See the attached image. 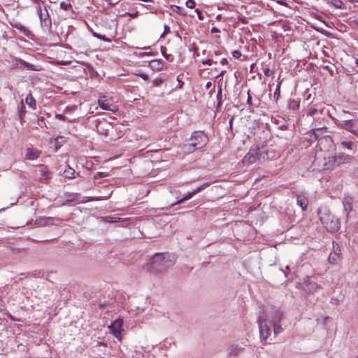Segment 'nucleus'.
Returning <instances> with one entry per match:
<instances>
[{"instance_id": "f257e3e1", "label": "nucleus", "mask_w": 358, "mask_h": 358, "mask_svg": "<svg viewBox=\"0 0 358 358\" xmlns=\"http://www.w3.org/2000/svg\"><path fill=\"white\" fill-rule=\"evenodd\" d=\"M176 262L173 255L168 252L156 253L146 265V270L152 274H158L166 271Z\"/></svg>"}, {"instance_id": "f03ea898", "label": "nucleus", "mask_w": 358, "mask_h": 358, "mask_svg": "<svg viewBox=\"0 0 358 358\" xmlns=\"http://www.w3.org/2000/svg\"><path fill=\"white\" fill-rule=\"evenodd\" d=\"M266 153L264 151V147L253 145L243 159V164L246 166L258 164L265 162Z\"/></svg>"}, {"instance_id": "7ed1b4c3", "label": "nucleus", "mask_w": 358, "mask_h": 358, "mask_svg": "<svg viewBox=\"0 0 358 358\" xmlns=\"http://www.w3.org/2000/svg\"><path fill=\"white\" fill-rule=\"evenodd\" d=\"M318 215L324 227L331 232L337 231L340 229V222L328 210H320Z\"/></svg>"}, {"instance_id": "20e7f679", "label": "nucleus", "mask_w": 358, "mask_h": 358, "mask_svg": "<svg viewBox=\"0 0 358 358\" xmlns=\"http://www.w3.org/2000/svg\"><path fill=\"white\" fill-rule=\"evenodd\" d=\"M189 145L194 150L202 148L208 142L207 136L202 131H194L191 136Z\"/></svg>"}, {"instance_id": "39448f33", "label": "nucleus", "mask_w": 358, "mask_h": 358, "mask_svg": "<svg viewBox=\"0 0 358 358\" xmlns=\"http://www.w3.org/2000/svg\"><path fill=\"white\" fill-rule=\"evenodd\" d=\"M338 126L350 131L358 138V119L340 120Z\"/></svg>"}, {"instance_id": "423d86ee", "label": "nucleus", "mask_w": 358, "mask_h": 358, "mask_svg": "<svg viewBox=\"0 0 358 358\" xmlns=\"http://www.w3.org/2000/svg\"><path fill=\"white\" fill-rule=\"evenodd\" d=\"M62 219L55 217H40L35 220V224L38 227H45L51 225H59Z\"/></svg>"}, {"instance_id": "0eeeda50", "label": "nucleus", "mask_w": 358, "mask_h": 358, "mask_svg": "<svg viewBox=\"0 0 358 358\" xmlns=\"http://www.w3.org/2000/svg\"><path fill=\"white\" fill-rule=\"evenodd\" d=\"M38 15L40 19L41 27L45 31L50 32L52 29V20L47 8L43 9V11H42Z\"/></svg>"}, {"instance_id": "6e6552de", "label": "nucleus", "mask_w": 358, "mask_h": 358, "mask_svg": "<svg viewBox=\"0 0 358 358\" xmlns=\"http://www.w3.org/2000/svg\"><path fill=\"white\" fill-rule=\"evenodd\" d=\"M122 325V320L117 319L110 326H108V328L110 329L111 333L119 341L121 340V331L123 330Z\"/></svg>"}, {"instance_id": "1a4fd4ad", "label": "nucleus", "mask_w": 358, "mask_h": 358, "mask_svg": "<svg viewBox=\"0 0 358 358\" xmlns=\"http://www.w3.org/2000/svg\"><path fill=\"white\" fill-rule=\"evenodd\" d=\"M258 322H259L260 338L262 341H266V339L271 335V328L267 324V322L266 320L259 319Z\"/></svg>"}, {"instance_id": "9d476101", "label": "nucleus", "mask_w": 358, "mask_h": 358, "mask_svg": "<svg viewBox=\"0 0 358 358\" xmlns=\"http://www.w3.org/2000/svg\"><path fill=\"white\" fill-rule=\"evenodd\" d=\"M297 205L301 208L303 211L307 210L308 205V199L307 194L304 192H297L295 193Z\"/></svg>"}, {"instance_id": "9b49d317", "label": "nucleus", "mask_w": 358, "mask_h": 358, "mask_svg": "<svg viewBox=\"0 0 358 358\" xmlns=\"http://www.w3.org/2000/svg\"><path fill=\"white\" fill-rule=\"evenodd\" d=\"M36 173L41 180L48 181L52 178V173L47 166L43 165H41L37 168Z\"/></svg>"}, {"instance_id": "f8f14e48", "label": "nucleus", "mask_w": 358, "mask_h": 358, "mask_svg": "<svg viewBox=\"0 0 358 358\" xmlns=\"http://www.w3.org/2000/svg\"><path fill=\"white\" fill-rule=\"evenodd\" d=\"M98 104L99 107L103 110H109L113 112V113H115L117 111V108L116 106L111 108V101L106 99V96H102L99 98V99L98 100Z\"/></svg>"}, {"instance_id": "ddd939ff", "label": "nucleus", "mask_w": 358, "mask_h": 358, "mask_svg": "<svg viewBox=\"0 0 358 358\" xmlns=\"http://www.w3.org/2000/svg\"><path fill=\"white\" fill-rule=\"evenodd\" d=\"M307 115L313 117L314 121L319 122L320 126L322 125L320 120H323V112L314 108H310L307 111Z\"/></svg>"}, {"instance_id": "4468645a", "label": "nucleus", "mask_w": 358, "mask_h": 358, "mask_svg": "<svg viewBox=\"0 0 358 358\" xmlns=\"http://www.w3.org/2000/svg\"><path fill=\"white\" fill-rule=\"evenodd\" d=\"M334 159V163L338 166L341 164L344 163H349L352 159V157L349 155H345L343 153L338 154V155H336L333 157Z\"/></svg>"}, {"instance_id": "2eb2a0df", "label": "nucleus", "mask_w": 358, "mask_h": 358, "mask_svg": "<svg viewBox=\"0 0 358 358\" xmlns=\"http://www.w3.org/2000/svg\"><path fill=\"white\" fill-rule=\"evenodd\" d=\"M41 152L36 149L27 148L26 150L25 157L29 160H34L39 157Z\"/></svg>"}, {"instance_id": "dca6fc26", "label": "nucleus", "mask_w": 358, "mask_h": 358, "mask_svg": "<svg viewBox=\"0 0 358 358\" xmlns=\"http://www.w3.org/2000/svg\"><path fill=\"white\" fill-rule=\"evenodd\" d=\"M243 350L244 348L239 346L237 344H231L229 346V354L232 356H238Z\"/></svg>"}, {"instance_id": "f3484780", "label": "nucleus", "mask_w": 358, "mask_h": 358, "mask_svg": "<svg viewBox=\"0 0 358 358\" xmlns=\"http://www.w3.org/2000/svg\"><path fill=\"white\" fill-rule=\"evenodd\" d=\"M217 106H216V110H219L221 108V106L222 105V85H218L217 87Z\"/></svg>"}, {"instance_id": "a211bd4d", "label": "nucleus", "mask_w": 358, "mask_h": 358, "mask_svg": "<svg viewBox=\"0 0 358 358\" xmlns=\"http://www.w3.org/2000/svg\"><path fill=\"white\" fill-rule=\"evenodd\" d=\"M278 314L280 315V317L278 318V320H275L273 323V331L275 334H278L282 331V328L280 325L278 324V322H279L282 317V314L281 313H278Z\"/></svg>"}, {"instance_id": "6ab92c4d", "label": "nucleus", "mask_w": 358, "mask_h": 358, "mask_svg": "<svg viewBox=\"0 0 358 358\" xmlns=\"http://www.w3.org/2000/svg\"><path fill=\"white\" fill-rule=\"evenodd\" d=\"M264 151L266 153V157L265 158V161L267 159H274L278 157V153H276L274 150H268L266 147H264Z\"/></svg>"}, {"instance_id": "aec40b11", "label": "nucleus", "mask_w": 358, "mask_h": 358, "mask_svg": "<svg viewBox=\"0 0 358 358\" xmlns=\"http://www.w3.org/2000/svg\"><path fill=\"white\" fill-rule=\"evenodd\" d=\"M194 195V194H193L192 191L189 192L187 193L182 199L178 200L175 203H172L171 206H176L177 204L182 203V202H184L185 201H187L189 199H191Z\"/></svg>"}, {"instance_id": "412c9836", "label": "nucleus", "mask_w": 358, "mask_h": 358, "mask_svg": "<svg viewBox=\"0 0 358 358\" xmlns=\"http://www.w3.org/2000/svg\"><path fill=\"white\" fill-rule=\"evenodd\" d=\"M97 124L96 125V131L101 135L107 136L108 129L101 125V121L97 120Z\"/></svg>"}, {"instance_id": "4be33fe9", "label": "nucleus", "mask_w": 358, "mask_h": 358, "mask_svg": "<svg viewBox=\"0 0 358 358\" xmlns=\"http://www.w3.org/2000/svg\"><path fill=\"white\" fill-rule=\"evenodd\" d=\"M354 145H355V142L353 141H343L341 142V146L343 149H347L349 150H353Z\"/></svg>"}, {"instance_id": "5701e85b", "label": "nucleus", "mask_w": 358, "mask_h": 358, "mask_svg": "<svg viewBox=\"0 0 358 358\" xmlns=\"http://www.w3.org/2000/svg\"><path fill=\"white\" fill-rule=\"evenodd\" d=\"M26 103L29 106L30 108L35 109L36 108V101L31 94H28L25 99Z\"/></svg>"}, {"instance_id": "b1692460", "label": "nucleus", "mask_w": 358, "mask_h": 358, "mask_svg": "<svg viewBox=\"0 0 358 358\" xmlns=\"http://www.w3.org/2000/svg\"><path fill=\"white\" fill-rule=\"evenodd\" d=\"M171 8L173 12L176 13L179 15H181L183 16H185L187 15L185 10L180 6L173 5V6H171Z\"/></svg>"}, {"instance_id": "393cba45", "label": "nucleus", "mask_w": 358, "mask_h": 358, "mask_svg": "<svg viewBox=\"0 0 358 358\" xmlns=\"http://www.w3.org/2000/svg\"><path fill=\"white\" fill-rule=\"evenodd\" d=\"M105 221L108 223H115V222H123L126 219H123L119 217H113V216H106L104 218Z\"/></svg>"}, {"instance_id": "a878e982", "label": "nucleus", "mask_w": 358, "mask_h": 358, "mask_svg": "<svg viewBox=\"0 0 358 358\" xmlns=\"http://www.w3.org/2000/svg\"><path fill=\"white\" fill-rule=\"evenodd\" d=\"M345 211L348 214L352 210V203L351 199H346L343 201Z\"/></svg>"}, {"instance_id": "bb28decb", "label": "nucleus", "mask_w": 358, "mask_h": 358, "mask_svg": "<svg viewBox=\"0 0 358 358\" xmlns=\"http://www.w3.org/2000/svg\"><path fill=\"white\" fill-rule=\"evenodd\" d=\"M75 170L69 167L68 169H65L64 171V175L66 178H75Z\"/></svg>"}, {"instance_id": "cd10ccee", "label": "nucleus", "mask_w": 358, "mask_h": 358, "mask_svg": "<svg viewBox=\"0 0 358 358\" xmlns=\"http://www.w3.org/2000/svg\"><path fill=\"white\" fill-rule=\"evenodd\" d=\"M281 84H282V80H279L278 82V84H277V86H276V88H275V92L273 94V98L275 101V102L278 101L279 97H280V86H281Z\"/></svg>"}, {"instance_id": "c85d7f7f", "label": "nucleus", "mask_w": 358, "mask_h": 358, "mask_svg": "<svg viewBox=\"0 0 358 358\" xmlns=\"http://www.w3.org/2000/svg\"><path fill=\"white\" fill-rule=\"evenodd\" d=\"M150 66L152 68L161 70L163 67V64L159 60H152L150 62Z\"/></svg>"}, {"instance_id": "c756f323", "label": "nucleus", "mask_w": 358, "mask_h": 358, "mask_svg": "<svg viewBox=\"0 0 358 358\" xmlns=\"http://www.w3.org/2000/svg\"><path fill=\"white\" fill-rule=\"evenodd\" d=\"M20 63L24 67H26L27 69H28L29 70H34V71H39L40 70V69L35 67L34 65L31 64H29V63H28V62H25L24 60H20Z\"/></svg>"}, {"instance_id": "7c9ffc66", "label": "nucleus", "mask_w": 358, "mask_h": 358, "mask_svg": "<svg viewBox=\"0 0 358 358\" xmlns=\"http://www.w3.org/2000/svg\"><path fill=\"white\" fill-rule=\"evenodd\" d=\"M299 108V103L296 100H289L288 102V108L292 110H296Z\"/></svg>"}, {"instance_id": "2f4dec72", "label": "nucleus", "mask_w": 358, "mask_h": 358, "mask_svg": "<svg viewBox=\"0 0 358 358\" xmlns=\"http://www.w3.org/2000/svg\"><path fill=\"white\" fill-rule=\"evenodd\" d=\"M15 27L20 30L21 32L24 33L26 36H29L30 34V31L22 24L15 25Z\"/></svg>"}, {"instance_id": "473e14b6", "label": "nucleus", "mask_w": 358, "mask_h": 358, "mask_svg": "<svg viewBox=\"0 0 358 358\" xmlns=\"http://www.w3.org/2000/svg\"><path fill=\"white\" fill-rule=\"evenodd\" d=\"M59 6H60V8L64 10H68L72 7V6L70 3H66L64 1L60 3Z\"/></svg>"}, {"instance_id": "72a5a7b5", "label": "nucleus", "mask_w": 358, "mask_h": 358, "mask_svg": "<svg viewBox=\"0 0 358 358\" xmlns=\"http://www.w3.org/2000/svg\"><path fill=\"white\" fill-rule=\"evenodd\" d=\"M35 8L38 15L43 11V9H46V6L43 5V3L40 4H35Z\"/></svg>"}, {"instance_id": "f704fd0d", "label": "nucleus", "mask_w": 358, "mask_h": 358, "mask_svg": "<svg viewBox=\"0 0 358 358\" xmlns=\"http://www.w3.org/2000/svg\"><path fill=\"white\" fill-rule=\"evenodd\" d=\"M25 106H24L23 103H21V107L20 108V110H19V116H20V120H22V118H23V116L25 114Z\"/></svg>"}, {"instance_id": "c9c22d12", "label": "nucleus", "mask_w": 358, "mask_h": 358, "mask_svg": "<svg viewBox=\"0 0 358 358\" xmlns=\"http://www.w3.org/2000/svg\"><path fill=\"white\" fill-rule=\"evenodd\" d=\"M332 4L337 8H341L343 6V3L340 0H332Z\"/></svg>"}, {"instance_id": "e433bc0d", "label": "nucleus", "mask_w": 358, "mask_h": 358, "mask_svg": "<svg viewBox=\"0 0 358 358\" xmlns=\"http://www.w3.org/2000/svg\"><path fill=\"white\" fill-rule=\"evenodd\" d=\"M185 5L189 8H193L195 6V2L193 0H187Z\"/></svg>"}, {"instance_id": "4c0bfd02", "label": "nucleus", "mask_w": 358, "mask_h": 358, "mask_svg": "<svg viewBox=\"0 0 358 358\" xmlns=\"http://www.w3.org/2000/svg\"><path fill=\"white\" fill-rule=\"evenodd\" d=\"M242 54L239 50H234L232 52V56L235 59H239L241 57Z\"/></svg>"}, {"instance_id": "58836bf2", "label": "nucleus", "mask_w": 358, "mask_h": 358, "mask_svg": "<svg viewBox=\"0 0 358 358\" xmlns=\"http://www.w3.org/2000/svg\"><path fill=\"white\" fill-rule=\"evenodd\" d=\"M136 76L141 77L144 80H148V75H147L146 73H142V72H139V73H136Z\"/></svg>"}, {"instance_id": "ea45409f", "label": "nucleus", "mask_w": 358, "mask_h": 358, "mask_svg": "<svg viewBox=\"0 0 358 358\" xmlns=\"http://www.w3.org/2000/svg\"><path fill=\"white\" fill-rule=\"evenodd\" d=\"M334 256H337L338 257H339L340 255H341V250L339 248V246L337 245L336 248H335V246H334Z\"/></svg>"}, {"instance_id": "a19ab883", "label": "nucleus", "mask_w": 358, "mask_h": 358, "mask_svg": "<svg viewBox=\"0 0 358 358\" xmlns=\"http://www.w3.org/2000/svg\"><path fill=\"white\" fill-rule=\"evenodd\" d=\"M55 117L58 120L65 121L67 120L66 117L63 114H56Z\"/></svg>"}, {"instance_id": "79ce46f5", "label": "nucleus", "mask_w": 358, "mask_h": 358, "mask_svg": "<svg viewBox=\"0 0 358 358\" xmlns=\"http://www.w3.org/2000/svg\"><path fill=\"white\" fill-rule=\"evenodd\" d=\"M162 83V78H155L152 80V83L155 86L159 85Z\"/></svg>"}, {"instance_id": "37998d69", "label": "nucleus", "mask_w": 358, "mask_h": 358, "mask_svg": "<svg viewBox=\"0 0 358 358\" xmlns=\"http://www.w3.org/2000/svg\"><path fill=\"white\" fill-rule=\"evenodd\" d=\"M264 73L266 76H270L273 73V71L269 68H266L264 69Z\"/></svg>"}, {"instance_id": "c03bdc74", "label": "nucleus", "mask_w": 358, "mask_h": 358, "mask_svg": "<svg viewBox=\"0 0 358 358\" xmlns=\"http://www.w3.org/2000/svg\"><path fill=\"white\" fill-rule=\"evenodd\" d=\"M169 27L166 24L164 26V31L163 34L161 35V37H163L165 34H166L169 31Z\"/></svg>"}, {"instance_id": "a18cd8bd", "label": "nucleus", "mask_w": 358, "mask_h": 358, "mask_svg": "<svg viewBox=\"0 0 358 358\" xmlns=\"http://www.w3.org/2000/svg\"><path fill=\"white\" fill-rule=\"evenodd\" d=\"M195 11L197 13L198 17L200 20H203V13H202L201 10H200L199 9L197 8V9L195 10Z\"/></svg>"}, {"instance_id": "49530a36", "label": "nucleus", "mask_w": 358, "mask_h": 358, "mask_svg": "<svg viewBox=\"0 0 358 358\" xmlns=\"http://www.w3.org/2000/svg\"><path fill=\"white\" fill-rule=\"evenodd\" d=\"M278 313H280L279 310H275L274 313L273 318L272 320V322L274 323V321L275 320H278V318L280 317V315L278 314Z\"/></svg>"}, {"instance_id": "de8ad7c7", "label": "nucleus", "mask_w": 358, "mask_h": 358, "mask_svg": "<svg viewBox=\"0 0 358 358\" xmlns=\"http://www.w3.org/2000/svg\"><path fill=\"white\" fill-rule=\"evenodd\" d=\"M248 99H247V104L249 105L250 106H252V97L249 93V92H248Z\"/></svg>"}, {"instance_id": "09e8293b", "label": "nucleus", "mask_w": 358, "mask_h": 358, "mask_svg": "<svg viewBox=\"0 0 358 358\" xmlns=\"http://www.w3.org/2000/svg\"><path fill=\"white\" fill-rule=\"evenodd\" d=\"M213 59H206V60H205V61H203V62H202V64H203L211 65V64H213Z\"/></svg>"}, {"instance_id": "8fccbe9b", "label": "nucleus", "mask_w": 358, "mask_h": 358, "mask_svg": "<svg viewBox=\"0 0 358 358\" xmlns=\"http://www.w3.org/2000/svg\"><path fill=\"white\" fill-rule=\"evenodd\" d=\"M127 15H128L129 17H131L132 18H135L138 15V12H135V13H127Z\"/></svg>"}, {"instance_id": "3c124183", "label": "nucleus", "mask_w": 358, "mask_h": 358, "mask_svg": "<svg viewBox=\"0 0 358 358\" xmlns=\"http://www.w3.org/2000/svg\"><path fill=\"white\" fill-rule=\"evenodd\" d=\"M100 40L105 41V42H108V43L111 42V39L106 37L103 35H101Z\"/></svg>"}, {"instance_id": "603ef678", "label": "nucleus", "mask_w": 358, "mask_h": 358, "mask_svg": "<svg viewBox=\"0 0 358 358\" xmlns=\"http://www.w3.org/2000/svg\"><path fill=\"white\" fill-rule=\"evenodd\" d=\"M334 255H333L332 254H330L329 258L330 262L332 263V264H335L336 262V259L334 258Z\"/></svg>"}, {"instance_id": "864d4df0", "label": "nucleus", "mask_w": 358, "mask_h": 358, "mask_svg": "<svg viewBox=\"0 0 358 358\" xmlns=\"http://www.w3.org/2000/svg\"><path fill=\"white\" fill-rule=\"evenodd\" d=\"M201 190H202V189H201V187H200V185H199V186H198L196 189H193V190H192V192H193V194H197L198 192H201Z\"/></svg>"}, {"instance_id": "5fc2aeb1", "label": "nucleus", "mask_w": 358, "mask_h": 358, "mask_svg": "<svg viewBox=\"0 0 358 358\" xmlns=\"http://www.w3.org/2000/svg\"><path fill=\"white\" fill-rule=\"evenodd\" d=\"M321 129H322V127H320V128H317V129H313V134L315 135V138L316 139H317V138H318V136H317V134H316V131H320V130H321Z\"/></svg>"}, {"instance_id": "6e6d98bb", "label": "nucleus", "mask_w": 358, "mask_h": 358, "mask_svg": "<svg viewBox=\"0 0 358 358\" xmlns=\"http://www.w3.org/2000/svg\"><path fill=\"white\" fill-rule=\"evenodd\" d=\"M210 185V182H205V183L201 185L200 187H201V189L203 190L205 188H206L207 187H208Z\"/></svg>"}, {"instance_id": "4d7b16f0", "label": "nucleus", "mask_w": 358, "mask_h": 358, "mask_svg": "<svg viewBox=\"0 0 358 358\" xmlns=\"http://www.w3.org/2000/svg\"><path fill=\"white\" fill-rule=\"evenodd\" d=\"M177 80H178V88H182L184 83L181 80H180L179 78H177Z\"/></svg>"}, {"instance_id": "13d9d810", "label": "nucleus", "mask_w": 358, "mask_h": 358, "mask_svg": "<svg viewBox=\"0 0 358 358\" xmlns=\"http://www.w3.org/2000/svg\"><path fill=\"white\" fill-rule=\"evenodd\" d=\"M76 108V106H73V107L67 106L65 108V112L71 111L72 110H74Z\"/></svg>"}, {"instance_id": "bf43d9fd", "label": "nucleus", "mask_w": 358, "mask_h": 358, "mask_svg": "<svg viewBox=\"0 0 358 358\" xmlns=\"http://www.w3.org/2000/svg\"><path fill=\"white\" fill-rule=\"evenodd\" d=\"M92 35H93V36H94L95 38H99V39H100L101 36V34H99L96 32H92Z\"/></svg>"}, {"instance_id": "052dcab7", "label": "nucleus", "mask_w": 358, "mask_h": 358, "mask_svg": "<svg viewBox=\"0 0 358 358\" xmlns=\"http://www.w3.org/2000/svg\"><path fill=\"white\" fill-rule=\"evenodd\" d=\"M220 63L223 65H225L228 63L227 62V59L226 58H222L221 60H220Z\"/></svg>"}, {"instance_id": "680f3d73", "label": "nucleus", "mask_w": 358, "mask_h": 358, "mask_svg": "<svg viewBox=\"0 0 358 358\" xmlns=\"http://www.w3.org/2000/svg\"><path fill=\"white\" fill-rule=\"evenodd\" d=\"M32 1L34 4H40L43 3L42 0H32Z\"/></svg>"}, {"instance_id": "e2e57ef3", "label": "nucleus", "mask_w": 358, "mask_h": 358, "mask_svg": "<svg viewBox=\"0 0 358 358\" xmlns=\"http://www.w3.org/2000/svg\"><path fill=\"white\" fill-rule=\"evenodd\" d=\"M225 72H226L225 70H222L217 76H216L215 78H219L220 76H222L224 74Z\"/></svg>"}, {"instance_id": "0e129e2a", "label": "nucleus", "mask_w": 358, "mask_h": 358, "mask_svg": "<svg viewBox=\"0 0 358 358\" xmlns=\"http://www.w3.org/2000/svg\"><path fill=\"white\" fill-rule=\"evenodd\" d=\"M211 86H212V83H211V82H207V83H206V87L207 89L210 88V87H211Z\"/></svg>"}, {"instance_id": "69168bd1", "label": "nucleus", "mask_w": 358, "mask_h": 358, "mask_svg": "<svg viewBox=\"0 0 358 358\" xmlns=\"http://www.w3.org/2000/svg\"><path fill=\"white\" fill-rule=\"evenodd\" d=\"M97 345H99V346H101V345L106 346V344L104 342L99 341V342L97 343Z\"/></svg>"}, {"instance_id": "338daca9", "label": "nucleus", "mask_w": 358, "mask_h": 358, "mask_svg": "<svg viewBox=\"0 0 358 358\" xmlns=\"http://www.w3.org/2000/svg\"><path fill=\"white\" fill-rule=\"evenodd\" d=\"M218 31H219V30H218L217 28H215V27H213V28L211 29V32H212V33H217V32H218Z\"/></svg>"}, {"instance_id": "774afa93", "label": "nucleus", "mask_w": 358, "mask_h": 358, "mask_svg": "<svg viewBox=\"0 0 358 358\" xmlns=\"http://www.w3.org/2000/svg\"><path fill=\"white\" fill-rule=\"evenodd\" d=\"M355 176L358 178V168L354 171Z\"/></svg>"}]
</instances>
